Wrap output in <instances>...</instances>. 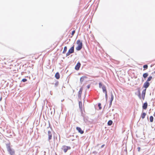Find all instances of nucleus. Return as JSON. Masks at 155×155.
<instances>
[{
  "label": "nucleus",
  "mask_w": 155,
  "mask_h": 155,
  "mask_svg": "<svg viewBox=\"0 0 155 155\" xmlns=\"http://www.w3.org/2000/svg\"><path fill=\"white\" fill-rule=\"evenodd\" d=\"M70 149H71V148L70 147L66 146H64L62 148V149H63V150L65 153H66V152H67V150H68Z\"/></svg>",
  "instance_id": "39448f33"
},
{
  "label": "nucleus",
  "mask_w": 155,
  "mask_h": 155,
  "mask_svg": "<svg viewBox=\"0 0 155 155\" xmlns=\"http://www.w3.org/2000/svg\"><path fill=\"white\" fill-rule=\"evenodd\" d=\"M86 77L85 76H82L80 78V81L81 83H82V82L83 81L84 79Z\"/></svg>",
  "instance_id": "a211bd4d"
},
{
  "label": "nucleus",
  "mask_w": 155,
  "mask_h": 155,
  "mask_svg": "<svg viewBox=\"0 0 155 155\" xmlns=\"http://www.w3.org/2000/svg\"><path fill=\"white\" fill-rule=\"evenodd\" d=\"M153 116L155 117V112L154 113V114H153Z\"/></svg>",
  "instance_id": "58836bf2"
},
{
  "label": "nucleus",
  "mask_w": 155,
  "mask_h": 155,
  "mask_svg": "<svg viewBox=\"0 0 155 155\" xmlns=\"http://www.w3.org/2000/svg\"><path fill=\"white\" fill-rule=\"evenodd\" d=\"M102 90H103V92H104V91H107L106 90V87L104 85H103V86L102 87Z\"/></svg>",
  "instance_id": "6ab92c4d"
},
{
  "label": "nucleus",
  "mask_w": 155,
  "mask_h": 155,
  "mask_svg": "<svg viewBox=\"0 0 155 155\" xmlns=\"http://www.w3.org/2000/svg\"><path fill=\"white\" fill-rule=\"evenodd\" d=\"M58 82H56V83H55V87H57L58 86Z\"/></svg>",
  "instance_id": "c756f323"
},
{
  "label": "nucleus",
  "mask_w": 155,
  "mask_h": 155,
  "mask_svg": "<svg viewBox=\"0 0 155 155\" xmlns=\"http://www.w3.org/2000/svg\"><path fill=\"white\" fill-rule=\"evenodd\" d=\"M47 129L48 130V141H49L52 138V134L51 131L49 130L51 129V128L49 127H48L47 128Z\"/></svg>",
  "instance_id": "7ed1b4c3"
},
{
  "label": "nucleus",
  "mask_w": 155,
  "mask_h": 155,
  "mask_svg": "<svg viewBox=\"0 0 155 155\" xmlns=\"http://www.w3.org/2000/svg\"><path fill=\"white\" fill-rule=\"evenodd\" d=\"M75 32V31L74 30L72 32V33H71V35H74V33Z\"/></svg>",
  "instance_id": "7c9ffc66"
},
{
  "label": "nucleus",
  "mask_w": 155,
  "mask_h": 155,
  "mask_svg": "<svg viewBox=\"0 0 155 155\" xmlns=\"http://www.w3.org/2000/svg\"><path fill=\"white\" fill-rule=\"evenodd\" d=\"M71 54V53H70V52H69V51H68V52L66 53V56H69V55H70V54Z\"/></svg>",
  "instance_id": "b1692460"
},
{
  "label": "nucleus",
  "mask_w": 155,
  "mask_h": 155,
  "mask_svg": "<svg viewBox=\"0 0 155 155\" xmlns=\"http://www.w3.org/2000/svg\"><path fill=\"white\" fill-rule=\"evenodd\" d=\"M76 129V130L78 131V132L80 133L81 134H83L84 132L81 130L80 127H77Z\"/></svg>",
  "instance_id": "6e6552de"
},
{
  "label": "nucleus",
  "mask_w": 155,
  "mask_h": 155,
  "mask_svg": "<svg viewBox=\"0 0 155 155\" xmlns=\"http://www.w3.org/2000/svg\"><path fill=\"white\" fill-rule=\"evenodd\" d=\"M74 46H72L69 50L68 51L71 54L74 52Z\"/></svg>",
  "instance_id": "9d476101"
},
{
  "label": "nucleus",
  "mask_w": 155,
  "mask_h": 155,
  "mask_svg": "<svg viewBox=\"0 0 155 155\" xmlns=\"http://www.w3.org/2000/svg\"><path fill=\"white\" fill-rule=\"evenodd\" d=\"M146 89L143 90L142 93V97L143 100L144 99L145 96L146 94Z\"/></svg>",
  "instance_id": "0eeeda50"
},
{
  "label": "nucleus",
  "mask_w": 155,
  "mask_h": 155,
  "mask_svg": "<svg viewBox=\"0 0 155 155\" xmlns=\"http://www.w3.org/2000/svg\"><path fill=\"white\" fill-rule=\"evenodd\" d=\"M2 99V97L0 98V101H1Z\"/></svg>",
  "instance_id": "4c0bfd02"
},
{
  "label": "nucleus",
  "mask_w": 155,
  "mask_h": 155,
  "mask_svg": "<svg viewBox=\"0 0 155 155\" xmlns=\"http://www.w3.org/2000/svg\"><path fill=\"white\" fill-rule=\"evenodd\" d=\"M101 103H99L98 104V106L99 107V109L100 110L101 109Z\"/></svg>",
  "instance_id": "cd10ccee"
},
{
  "label": "nucleus",
  "mask_w": 155,
  "mask_h": 155,
  "mask_svg": "<svg viewBox=\"0 0 155 155\" xmlns=\"http://www.w3.org/2000/svg\"><path fill=\"white\" fill-rule=\"evenodd\" d=\"M148 76V74L147 73H146L143 74V77L144 78H146Z\"/></svg>",
  "instance_id": "ddd939ff"
},
{
  "label": "nucleus",
  "mask_w": 155,
  "mask_h": 155,
  "mask_svg": "<svg viewBox=\"0 0 155 155\" xmlns=\"http://www.w3.org/2000/svg\"><path fill=\"white\" fill-rule=\"evenodd\" d=\"M104 144L102 145L101 146V148H102V147H104Z\"/></svg>",
  "instance_id": "e433bc0d"
},
{
  "label": "nucleus",
  "mask_w": 155,
  "mask_h": 155,
  "mask_svg": "<svg viewBox=\"0 0 155 155\" xmlns=\"http://www.w3.org/2000/svg\"><path fill=\"white\" fill-rule=\"evenodd\" d=\"M55 77L57 79H59L60 78V75L58 72L56 73Z\"/></svg>",
  "instance_id": "9b49d317"
},
{
  "label": "nucleus",
  "mask_w": 155,
  "mask_h": 155,
  "mask_svg": "<svg viewBox=\"0 0 155 155\" xmlns=\"http://www.w3.org/2000/svg\"><path fill=\"white\" fill-rule=\"evenodd\" d=\"M105 94V95H106V94H107V91H105L103 92Z\"/></svg>",
  "instance_id": "72a5a7b5"
},
{
  "label": "nucleus",
  "mask_w": 155,
  "mask_h": 155,
  "mask_svg": "<svg viewBox=\"0 0 155 155\" xmlns=\"http://www.w3.org/2000/svg\"><path fill=\"white\" fill-rule=\"evenodd\" d=\"M67 47L66 46H65L64 48V50L63 51V54L65 53V52H66V51H67Z\"/></svg>",
  "instance_id": "f3484780"
},
{
  "label": "nucleus",
  "mask_w": 155,
  "mask_h": 155,
  "mask_svg": "<svg viewBox=\"0 0 155 155\" xmlns=\"http://www.w3.org/2000/svg\"><path fill=\"white\" fill-rule=\"evenodd\" d=\"M146 113H143L141 115V118H142V119H144L145 117V116L146 115Z\"/></svg>",
  "instance_id": "4468645a"
},
{
  "label": "nucleus",
  "mask_w": 155,
  "mask_h": 155,
  "mask_svg": "<svg viewBox=\"0 0 155 155\" xmlns=\"http://www.w3.org/2000/svg\"><path fill=\"white\" fill-rule=\"evenodd\" d=\"M147 107V102L144 103L143 105L142 108L143 109L146 110Z\"/></svg>",
  "instance_id": "1a4fd4ad"
},
{
  "label": "nucleus",
  "mask_w": 155,
  "mask_h": 155,
  "mask_svg": "<svg viewBox=\"0 0 155 155\" xmlns=\"http://www.w3.org/2000/svg\"><path fill=\"white\" fill-rule=\"evenodd\" d=\"M138 92H139V94H138V97L140 99H141V97L140 92L139 90Z\"/></svg>",
  "instance_id": "5701e85b"
},
{
  "label": "nucleus",
  "mask_w": 155,
  "mask_h": 155,
  "mask_svg": "<svg viewBox=\"0 0 155 155\" xmlns=\"http://www.w3.org/2000/svg\"><path fill=\"white\" fill-rule=\"evenodd\" d=\"M112 101H110V104H109V107H110L112 105Z\"/></svg>",
  "instance_id": "473e14b6"
},
{
  "label": "nucleus",
  "mask_w": 155,
  "mask_h": 155,
  "mask_svg": "<svg viewBox=\"0 0 155 155\" xmlns=\"http://www.w3.org/2000/svg\"><path fill=\"white\" fill-rule=\"evenodd\" d=\"M143 68L145 69H147L148 68V65L147 64L144 65L143 66Z\"/></svg>",
  "instance_id": "4be33fe9"
},
{
  "label": "nucleus",
  "mask_w": 155,
  "mask_h": 155,
  "mask_svg": "<svg viewBox=\"0 0 155 155\" xmlns=\"http://www.w3.org/2000/svg\"><path fill=\"white\" fill-rule=\"evenodd\" d=\"M152 78V76L149 77V78H148V79H147V81L148 82L150 81L151 80Z\"/></svg>",
  "instance_id": "412c9836"
},
{
  "label": "nucleus",
  "mask_w": 155,
  "mask_h": 155,
  "mask_svg": "<svg viewBox=\"0 0 155 155\" xmlns=\"http://www.w3.org/2000/svg\"><path fill=\"white\" fill-rule=\"evenodd\" d=\"M150 84L148 82L146 81L144 83L143 85V87L145 88V89H146V88L149 87Z\"/></svg>",
  "instance_id": "20e7f679"
},
{
  "label": "nucleus",
  "mask_w": 155,
  "mask_h": 155,
  "mask_svg": "<svg viewBox=\"0 0 155 155\" xmlns=\"http://www.w3.org/2000/svg\"><path fill=\"white\" fill-rule=\"evenodd\" d=\"M27 81V80L25 78H23L22 80V81L23 82H25Z\"/></svg>",
  "instance_id": "bb28decb"
},
{
  "label": "nucleus",
  "mask_w": 155,
  "mask_h": 155,
  "mask_svg": "<svg viewBox=\"0 0 155 155\" xmlns=\"http://www.w3.org/2000/svg\"><path fill=\"white\" fill-rule=\"evenodd\" d=\"M103 86H102V84L101 83H99V88H101Z\"/></svg>",
  "instance_id": "a878e982"
},
{
  "label": "nucleus",
  "mask_w": 155,
  "mask_h": 155,
  "mask_svg": "<svg viewBox=\"0 0 155 155\" xmlns=\"http://www.w3.org/2000/svg\"><path fill=\"white\" fill-rule=\"evenodd\" d=\"M153 117L152 116H151L150 118V121L151 122L153 121Z\"/></svg>",
  "instance_id": "aec40b11"
},
{
  "label": "nucleus",
  "mask_w": 155,
  "mask_h": 155,
  "mask_svg": "<svg viewBox=\"0 0 155 155\" xmlns=\"http://www.w3.org/2000/svg\"><path fill=\"white\" fill-rule=\"evenodd\" d=\"M71 54V53H70V52H69V51H68V52L66 53V56H69V55H70V54Z\"/></svg>",
  "instance_id": "393cba45"
},
{
  "label": "nucleus",
  "mask_w": 155,
  "mask_h": 155,
  "mask_svg": "<svg viewBox=\"0 0 155 155\" xmlns=\"http://www.w3.org/2000/svg\"><path fill=\"white\" fill-rule=\"evenodd\" d=\"M105 97L106 98V101H107V100L108 99V96L107 94H106V95H105Z\"/></svg>",
  "instance_id": "c85d7f7f"
},
{
  "label": "nucleus",
  "mask_w": 155,
  "mask_h": 155,
  "mask_svg": "<svg viewBox=\"0 0 155 155\" xmlns=\"http://www.w3.org/2000/svg\"><path fill=\"white\" fill-rule=\"evenodd\" d=\"M6 147L8 151L9 152L11 155H14L15 154V151L12 150L10 146V144H6Z\"/></svg>",
  "instance_id": "f257e3e1"
},
{
  "label": "nucleus",
  "mask_w": 155,
  "mask_h": 155,
  "mask_svg": "<svg viewBox=\"0 0 155 155\" xmlns=\"http://www.w3.org/2000/svg\"><path fill=\"white\" fill-rule=\"evenodd\" d=\"M81 65V63L79 62H78L75 66V69L77 70H78L80 68Z\"/></svg>",
  "instance_id": "423d86ee"
},
{
  "label": "nucleus",
  "mask_w": 155,
  "mask_h": 155,
  "mask_svg": "<svg viewBox=\"0 0 155 155\" xmlns=\"http://www.w3.org/2000/svg\"><path fill=\"white\" fill-rule=\"evenodd\" d=\"M90 85H88L87 86V88L89 89L90 88Z\"/></svg>",
  "instance_id": "f704fd0d"
},
{
  "label": "nucleus",
  "mask_w": 155,
  "mask_h": 155,
  "mask_svg": "<svg viewBox=\"0 0 155 155\" xmlns=\"http://www.w3.org/2000/svg\"><path fill=\"white\" fill-rule=\"evenodd\" d=\"M137 149H138V151H140V147H138V148H137Z\"/></svg>",
  "instance_id": "c9c22d12"
},
{
  "label": "nucleus",
  "mask_w": 155,
  "mask_h": 155,
  "mask_svg": "<svg viewBox=\"0 0 155 155\" xmlns=\"http://www.w3.org/2000/svg\"><path fill=\"white\" fill-rule=\"evenodd\" d=\"M113 99H114V96L113 94L112 93V92H111V98H110V101H112Z\"/></svg>",
  "instance_id": "2eb2a0df"
},
{
  "label": "nucleus",
  "mask_w": 155,
  "mask_h": 155,
  "mask_svg": "<svg viewBox=\"0 0 155 155\" xmlns=\"http://www.w3.org/2000/svg\"><path fill=\"white\" fill-rule=\"evenodd\" d=\"M113 122L111 120H109L107 123V124L109 126H110L112 124Z\"/></svg>",
  "instance_id": "dca6fc26"
},
{
  "label": "nucleus",
  "mask_w": 155,
  "mask_h": 155,
  "mask_svg": "<svg viewBox=\"0 0 155 155\" xmlns=\"http://www.w3.org/2000/svg\"><path fill=\"white\" fill-rule=\"evenodd\" d=\"M79 107H80V108H81V104H82L81 102L79 101Z\"/></svg>",
  "instance_id": "2f4dec72"
},
{
  "label": "nucleus",
  "mask_w": 155,
  "mask_h": 155,
  "mask_svg": "<svg viewBox=\"0 0 155 155\" xmlns=\"http://www.w3.org/2000/svg\"><path fill=\"white\" fill-rule=\"evenodd\" d=\"M77 43L78 44V46L76 48V49L77 51H80L82 48V43L80 40H78Z\"/></svg>",
  "instance_id": "f03ea898"
},
{
  "label": "nucleus",
  "mask_w": 155,
  "mask_h": 155,
  "mask_svg": "<svg viewBox=\"0 0 155 155\" xmlns=\"http://www.w3.org/2000/svg\"><path fill=\"white\" fill-rule=\"evenodd\" d=\"M83 89L82 88H81L78 92V97H81V94L82 91Z\"/></svg>",
  "instance_id": "f8f14e48"
}]
</instances>
